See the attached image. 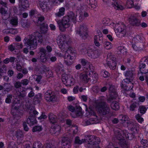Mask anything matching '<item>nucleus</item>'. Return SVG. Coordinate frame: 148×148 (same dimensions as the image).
<instances>
[{
  "label": "nucleus",
  "instance_id": "42",
  "mask_svg": "<svg viewBox=\"0 0 148 148\" xmlns=\"http://www.w3.org/2000/svg\"><path fill=\"white\" fill-rule=\"evenodd\" d=\"M17 96L18 98L22 99L24 98L26 96V92L25 90H22L17 93Z\"/></svg>",
  "mask_w": 148,
  "mask_h": 148
},
{
  "label": "nucleus",
  "instance_id": "57",
  "mask_svg": "<svg viewBox=\"0 0 148 148\" xmlns=\"http://www.w3.org/2000/svg\"><path fill=\"white\" fill-rule=\"evenodd\" d=\"M135 118L138 122L141 123L143 121L144 119L141 117L139 114H138L135 116Z\"/></svg>",
  "mask_w": 148,
  "mask_h": 148
},
{
  "label": "nucleus",
  "instance_id": "25",
  "mask_svg": "<svg viewBox=\"0 0 148 148\" xmlns=\"http://www.w3.org/2000/svg\"><path fill=\"white\" fill-rule=\"evenodd\" d=\"M138 106V104L136 102L133 100L131 101L130 103V110L132 111H134L135 109L137 108Z\"/></svg>",
  "mask_w": 148,
  "mask_h": 148
},
{
  "label": "nucleus",
  "instance_id": "33",
  "mask_svg": "<svg viewBox=\"0 0 148 148\" xmlns=\"http://www.w3.org/2000/svg\"><path fill=\"white\" fill-rule=\"evenodd\" d=\"M10 23L13 26L16 27L18 24V19L16 17L13 18L10 21Z\"/></svg>",
  "mask_w": 148,
  "mask_h": 148
},
{
  "label": "nucleus",
  "instance_id": "22",
  "mask_svg": "<svg viewBox=\"0 0 148 148\" xmlns=\"http://www.w3.org/2000/svg\"><path fill=\"white\" fill-rule=\"evenodd\" d=\"M125 75L127 77L126 78H128L129 79H130V82H132L135 76L134 71L132 70L126 71Z\"/></svg>",
  "mask_w": 148,
  "mask_h": 148
},
{
  "label": "nucleus",
  "instance_id": "56",
  "mask_svg": "<svg viewBox=\"0 0 148 148\" xmlns=\"http://www.w3.org/2000/svg\"><path fill=\"white\" fill-rule=\"evenodd\" d=\"M79 49L82 53H85L86 51V46L84 44H82L79 47Z\"/></svg>",
  "mask_w": 148,
  "mask_h": 148
},
{
  "label": "nucleus",
  "instance_id": "16",
  "mask_svg": "<svg viewBox=\"0 0 148 148\" xmlns=\"http://www.w3.org/2000/svg\"><path fill=\"white\" fill-rule=\"evenodd\" d=\"M129 22L133 26H139L140 25V21L134 16H132L129 18Z\"/></svg>",
  "mask_w": 148,
  "mask_h": 148
},
{
  "label": "nucleus",
  "instance_id": "7",
  "mask_svg": "<svg viewBox=\"0 0 148 148\" xmlns=\"http://www.w3.org/2000/svg\"><path fill=\"white\" fill-rule=\"evenodd\" d=\"M68 108L69 110L72 112L71 115L74 118L78 117L81 116L83 115L82 111V108L79 106H76L75 108L71 105L68 106Z\"/></svg>",
  "mask_w": 148,
  "mask_h": 148
},
{
  "label": "nucleus",
  "instance_id": "37",
  "mask_svg": "<svg viewBox=\"0 0 148 148\" xmlns=\"http://www.w3.org/2000/svg\"><path fill=\"white\" fill-rule=\"evenodd\" d=\"M147 108L145 106H140L139 107L138 110L140 113L143 115L145 113Z\"/></svg>",
  "mask_w": 148,
  "mask_h": 148
},
{
  "label": "nucleus",
  "instance_id": "20",
  "mask_svg": "<svg viewBox=\"0 0 148 148\" xmlns=\"http://www.w3.org/2000/svg\"><path fill=\"white\" fill-rule=\"evenodd\" d=\"M122 132L123 134V135H121V133L120 132L117 133L116 135V138L120 141L123 140H124V138L125 137L126 138L129 139V134L130 135V134H129L128 132H127L126 130L123 131Z\"/></svg>",
  "mask_w": 148,
  "mask_h": 148
},
{
  "label": "nucleus",
  "instance_id": "14",
  "mask_svg": "<svg viewBox=\"0 0 148 148\" xmlns=\"http://www.w3.org/2000/svg\"><path fill=\"white\" fill-rule=\"evenodd\" d=\"M69 134L68 133L62 138V148H70L71 146L69 141Z\"/></svg>",
  "mask_w": 148,
  "mask_h": 148
},
{
  "label": "nucleus",
  "instance_id": "58",
  "mask_svg": "<svg viewBox=\"0 0 148 148\" xmlns=\"http://www.w3.org/2000/svg\"><path fill=\"white\" fill-rule=\"evenodd\" d=\"M99 120L95 114L93 112V124H96L99 123Z\"/></svg>",
  "mask_w": 148,
  "mask_h": 148
},
{
  "label": "nucleus",
  "instance_id": "18",
  "mask_svg": "<svg viewBox=\"0 0 148 148\" xmlns=\"http://www.w3.org/2000/svg\"><path fill=\"white\" fill-rule=\"evenodd\" d=\"M127 123L128 126H130L132 131H133L134 133H138L139 126L138 124L136 122H131L130 123H129L127 122Z\"/></svg>",
  "mask_w": 148,
  "mask_h": 148
},
{
  "label": "nucleus",
  "instance_id": "4",
  "mask_svg": "<svg viewBox=\"0 0 148 148\" xmlns=\"http://www.w3.org/2000/svg\"><path fill=\"white\" fill-rule=\"evenodd\" d=\"M95 102L96 103V107L101 115H106L109 113L110 111V108L106 102H101L98 103L96 101Z\"/></svg>",
  "mask_w": 148,
  "mask_h": 148
},
{
  "label": "nucleus",
  "instance_id": "49",
  "mask_svg": "<svg viewBox=\"0 0 148 148\" xmlns=\"http://www.w3.org/2000/svg\"><path fill=\"white\" fill-rule=\"evenodd\" d=\"M101 53V51L99 49H97L93 51V54H94V56H93V58H97L99 56Z\"/></svg>",
  "mask_w": 148,
  "mask_h": 148
},
{
  "label": "nucleus",
  "instance_id": "55",
  "mask_svg": "<svg viewBox=\"0 0 148 148\" xmlns=\"http://www.w3.org/2000/svg\"><path fill=\"white\" fill-rule=\"evenodd\" d=\"M3 86L5 87V90L7 91H10L12 89V86L10 85V84L8 83H5L4 84Z\"/></svg>",
  "mask_w": 148,
  "mask_h": 148
},
{
  "label": "nucleus",
  "instance_id": "15",
  "mask_svg": "<svg viewBox=\"0 0 148 148\" xmlns=\"http://www.w3.org/2000/svg\"><path fill=\"white\" fill-rule=\"evenodd\" d=\"M97 33L98 35V36L96 35L94 37V43L95 45L99 47L100 45V43L102 42L103 38L101 36L102 34L100 30H98L97 31Z\"/></svg>",
  "mask_w": 148,
  "mask_h": 148
},
{
  "label": "nucleus",
  "instance_id": "24",
  "mask_svg": "<svg viewBox=\"0 0 148 148\" xmlns=\"http://www.w3.org/2000/svg\"><path fill=\"white\" fill-rule=\"evenodd\" d=\"M65 9L64 7H62L59 10V11L55 14V16L57 18L63 16L65 12Z\"/></svg>",
  "mask_w": 148,
  "mask_h": 148
},
{
  "label": "nucleus",
  "instance_id": "1",
  "mask_svg": "<svg viewBox=\"0 0 148 148\" xmlns=\"http://www.w3.org/2000/svg\"><path fill=\"white\" fill-rule=\"evenodd\" d=\"M38 43L41 44L43 41L42 34L38 32H36L25 37L23 40L24 44L27 47H29L32 49H36Z\"/></svg>",
  "mask_w": 148,
  "mask_h": 148
},
{
  "label": "nucleus",
  "instance_id": "30",
  "mask_svg": "<svg viewBox=\"0 0 148 148\" xmlns=\"http://www.w3.org/2000/svg\"><path fill=\"white\" fill-rule=\"evenodd\" d=\"M87 77V75L86 74L81 73L80 75V80L82 82L87 83L89 79Z\"/></svg>",
  "mask_w": 148,
  "mask_h": 148
},
{
  "label": "nucleus",
  "instance_id": "43",
  "mask_svg": "<svg viewBox=\"0 0 148 148\" xmlns=\"http://www.w3.org/2000/svg\"><path fill=\"white\" fill-rule=\"evenodd\" d=\"M104 47L107 49H110L112 48V46L111 43L109 42H104Z\"/></svg>",
  "mask_w": 148,
  "mask_h": 148
},
{
  "label": "nucleus",
  "instance_id": "31",
  "mask_svg": "<svg viewBox=\"0 0 148 148\" xmlns=\"http://www.w3.org/2000/svg\"><path fill=\"white\" fill-rule=\"evenodd\" d=\"M110 106L112 109L116 110H118L119 108L118 102L116 101H114L112 102Z\"/></svg>",
  "mask_w": 148,
  "mask_h": 148
},
{
  "label": "nucleus",
  "instance_id": "41",
  "mask_svg": "<svg viewBox=\"0 0 148 148\" xmlns=\"http://www.w3.org/2000/svg\"><path fill=\"white\" fill-rule=\"evenodd\" d=\"M8 10V8L6 6H2L0 9V13L5 16L7 14Z\"/></svg>",
  "mask_w": 148,
  "mask_h": 148
},
{
  "label": "nucleus",
  "instance_id": "40",
  "mask_svg": "<svg viewBox=\"0 0 148 148\" xmlns=\"http://www.w3.org/2000/svg\"><path fill=\"white\" fill-rule=\"evenodd\" d=\"M48 28V25L46 23H43L41 26V29L43 33H46Z\"/></svg>",
  "mask_w": 148,
  "mask_h": 148
},
{
  "label": "nucleus",
  "instance_id": "39",
  "mask_svg": "<svg viewBox=\"0 0 148 148\" xmlns=\"http://www.w3.org/2000/svg\"><path fill=\"white\" fill-rule=\"evenodd\" d=\"M49 68L45 65L41 66L39 69L38 71L40 73L42 74L47 72Z\"/></svg>",
  "mask_w": 148,
  "mask_h": 148
},
{
  "label": "nucleus",
  "instance_id": "47",
  "mask_svg": "<svg viewBox=\"0 0 148 148\" xmlns=\"http://www.w3.org/2000/svg\"><path fill=\"white\" fill-rule=\"evenodd\" d=\"M145 77L146 83L148 86V74L145 75V76H140L139 77V79L141 81H143L144 80Z\"/></svg>",
  "mask_w": 148,
  "mask_h": 148
},
{
  "label": "nucleus",
  "instance_id": "60",
  "mask_svg": "<svg viewBox=\"0 0 148 148\" xmlns=\"http://www.w3.org/2000/svg\"><path fill=\"white\" fill-rule=\"evenodd\" d=\"M39 50L40 52L41 53V55L42 56H45L47 52L46 50L43 47H41L39 49Z\"/></svg>",
  "mask_w": 148,
  "mask_h": 148
},
{
  "label": "nucleus",
  "instance_id": "27",
  "mask_svg": "<svg viewBox=\"0 0 148 148\" xmlns=\"http://www.w3.org/2000/svg\"><path fill=\"white\" fill-rule=\"evenodd\" d=\"M118 144L119 145L123 148H129V144L128 143L126 142L125 140H120L119 141Z\"/></svg>",
  "mask_w": 148,
  "mask_h": 148
},
{
  "label": "nucleus",
  "instance_id": "6",
  "mask_svg": "<svg viewBox=\"0 0 148 148\" xmlns=\"http://www.w3.org/2000/svg\"><path fill=\"white\" fill-rule=\"evenodd\" d=\"M107 86L109 88V97L108 98L107 100L108 102H111L112 100L115 99L118 96L116 90L114 86L112 84L109 83L107 85Z\"/></svg>",
  "mask_w": 148,
  "mask_h": 148
},
{
  "label": "nucleus",
  "instance_id": "44",
  "mask_svg": "<svg viewBox=\"0 0 148 148\" xmlns=\"http://www.w3.org/2000/svg\"><path fill=\"white\" fill-rule=\"evenodd\" d=\"M33 148H44L43 145L40 142H36L34 143Z\"/></svg>",
  "mask_w": 148,
  "mask_h": 148
},
{
  "label": "nucleus",
  "instance_id": "61",
  "mask_svg": "<svg viewBox=\"0 0 148 148\" xmlns=\"http://www.w3.org/2000/svg\"><path fill=\"white\" fill-rule=\"evenodd\" d=\"M92 49H88V50L87 51V56H88V58L90 59H91L92 58Z\"/></svg>",
  "mask_w": 148,
  "mask_h": 148
},
{
  "label": "nucleus",
  "instance_id": "63",
  "mask_svg": "<svg viewBox=\"0 0 148 148\" xmlns=\"http://www.w3.org/2000/svg\"><path fill=\"white\" fill-rule=\"evenodd\" d=\"M98 79V75L96 73H94L93 74V82L96 83L97 82Z\"/></svg>",
  "mask_w": 148,
  "mask_h": 148
},
{
  "label": "nucleus",
  "instance_id": "2",
  "mask_svg": "<svg viewBox=\"0 0 148 148\" xmlns=\"http://www.w3.org/2000/svg\"><path fill=\"white\" fill-rule=\"evenodd\" d=\"M66 36L64 35L60 36L58 40L59 42V46L60 48H63L65 49H67V51L65 52V57L67 56V57L70 56V58L71 60L75 58L76 55L75 52L71 50L72 48L69 45L70 44V42L67 41Z\"/></svg>",
  "mask_w": 148,
  "mask_h": 148
},
{
  "label": "nucleus",
  "instance_id": "48",
  "mask_svg": "<svg viewBox=\"0 0 148 148\" xmlns=\"http://www.w3.org/2000/svg\"><path fill=\"white\" fill-rule=\"evenodd\" d=\"M110 20L108 18H104L102 21V24L104 26H108L110 24Z\"/></svg>",
  "mask_w": 148,
  "mask_h": 148
},
{
  "label": "nucleus",
  "instance_id": "62",
  "mask_svg": "<svg viewBox=\"0 0 148 148\" xmlns=\"http://www.w3.org/2000/svg\"><path fill=\"white\" fill-rule=\"evenodd\" d=\"M47 77H53V73L51 71L49 70V69L47 71L46 73Z\"/></svg>",
  "mask_w": 148,
  "mask_h": 148
},
{
  "label": "nucleus",
  "instance_id": "3",
  "mask_svg": "<svg viewBox=\"0 0 148 148\" xmlns=\"http://www.w3.org/2000/svg\"><path fill=\"white\" fill-rule=\"evenodd\" d=\"M112 25L115 32L117 33V35L119 38H123L127 35L126 27L123 23L120 22L114 24L113 23Z\"/></svg>",
  "mask_w": 148,
  "mask_h": 148
},
{
  "label": "nucleus",
  "instance_id": "21",
  "mask_svg": "<svg viewBox=\"0 0 148 148\" xmlns=\"http://www.w3.org/2000/svg\"><path fill=\"white\" fill-rule=\"evenodd\" d=\"M112 5L114 8L117 10H123V7L121 5L120 0H112Z\"/></svg>",
  "mask_w": 148,
  "mask_h": 148
},
{
  "label": "nucleus",
  "instance_id": "17",
  "mask_svg": "<svg viewBox=\"0 0 148 148\" xmlns=\"http://www.w3.org/2000/svg\"><path fill=\"white\" fill-rule=\"evenodd\" d=\"M70 75L63 74L62 76V79L63 83L66 85H70L71 84L72 81Z\"/></svg>",
  "mask_w": 148,
  "mask_h": 148
},
{
  "label": "nucleus",
  "instance_id": "53",
  "mask_svg": "<svg viewBox=\"0 0 148 148\" xmlns=\"http://www.w3.org/2000/svg\"><path fill=\"white\" fill-rule=\"evenodd\" d=\"M118 50L119 52L123 54H125L126 53V49L124 47L122 46L119 47L118 48Z\"/></svg>",
  "mask_w": 148,
  "mask_h": 148
},
{
  "label": "nucleus",
  "instance_id": "23",
  "mask_svg": "<svg viewBox=\"0 0 148 148\" xmlns=\"http://www.w3.org/2000/svg\"><path fill=\"white\" fill-rule=\"evenodd\" d=\"M48 1V0H39V3L40 7L43 11H46L47 8Z\"/></svg>",
  "mask_w": 148,
  "mask_h": 148
},
{
  "label": "nucleus",
  "instance_id": "46",
  "mask_svg": "<svg viewBox=\"0 0 148 148\" xmlns=\"http://www.w3.org/2000/svg\"><path fill=\"white\" fill-rule=\"evenodd\" d=\"M133 0H127V1L126 7L127 8H131L134 5Z\"/></svg>",
  "mask_w": 148,
  "mask_h": 148
},
{
  "label": "nucleus",
  "instance_id": "29",
  "mask_svg": "<svg viewBox=\"0 0 148 148\" xmlns=\"http://www.w3.org/2000/svg\"><path fill=\"white\" fill-rule=\"evenodd\" d=\"M22 8L25 9L28 6V2L27 0H18Z\"/></svg>",
  "mask_w": 148,
  "mask_h": 148
},
{
  "label": "nucleus",
  "instance_id": "11",
  "mask_svg": "<svg viewBox=\"0 0 148 148\" xmlns=\"http://www.w3.org/2000/svg\"><path fill=\"white\" fill-rule=\"evenodd\" d=\"M77 33L79 34L83 39L86 38L88 36L87 28L85 25L84 24L80 25L79 28L77 30Z\"/></svg>",
  "mask_w": 148,
  "mask_h": 148
},
{
  "label": "nucleus",
  "instance_id": "9",
  "mask_svg": "<svg viewBox=\"0 0 148 148\" xmlns=\"http://www.w3.org/2000/svg\"><path fill=\"white\" fill-rule=\"evenodd\" d=\"M86 140H87L88 142V147L89 148H92V136L91 135H87L86 137V139H83L82 140L79 139V137H76L75 138V143L78 144H81L83 143L86 142Z\"/></svg>",
  "mask_w": 148,
  "mask_h": 148
},
{
  "label": "nucleus",
  "instance_id": "59",
  "mask_svg": "<svg viewBox=\"0 0 148 148\" xmlns=\"http://www.w3.org/2000/svg\"><path fill=\"white\" fill-rule=\"evenodd\" d=\"M133 38L135 41H140L142 39L143 36L141 35H137Z\"/></svg>",
  "mask_w": 148,
  "mask_h": 148
},
{
  "label": "nucleus",
  "instance_id": "51",
  "mask_svg": "<svg viewBox=\"0 0 148 148\" xmlns=\"http://www.w3.org/2000/svg\"><path fill=\"white\" fill-rule=\"evenodd\" d=\"M51 143H48L46 144V148H55V144L54 141H52Z\"/></svg>",
  "mask_w": 148,
  "mask_h": 148
},
{
  "label": "nucleus",
  "instance_id": "50",
  "mask_svg": "<svg viewBox=\"0 0 148 148\" xmlns=\"http://www.w3.org/2000/svg\"><path fill=\"white\" fill-rule=\"evenodd\" d=\"M16 136L18 138H20L23 137V134L21 131L18 130L16 132Z\"/></svg>",
  "mask_w": 148,
  "mask_h": 148
},
{
  "label": "nucleus",
  "instance_id": "54",
  "mask_svg": "<svg viewBox=\"0 0 148 148\" xmlns=\"http://www.w3.org/2000/svg\"><path fill=\"white\" fill-rule=\"evenodd\" d=\"M42 128L40 126H36L32 129V131L34 132H40L42 130Z\"/></svg>",
  "mask_w": 148,
  "mask_h": 148
},
{
  "label": "nucleus",
  "instance_id": "36",
  "mask_svg": "<svg viewBox=\"0 0 148 148\" xmlns=\"http://www.w3.org/2000/svg\"><path fill=\"white\" fill-rule=\"evenodd\" d=\"M66 16H68L70 19H71L72 21L75 22L76 21V16L75 15L73 12H70Z\"/></svg>",
  "mask_w": 148,
  "mask_h": 148
},
{
  "label": "nucleus",
  "instance_id": "52",
  "mask_svg": "<svg viewBox=\"0 0 148 148\" xmlns=\"http://www.w3.org/2000/svg\"><path fill=\"white\" fill-rule=\"evenodd\" d=\"M120 119L122 123H124L127 121L128 120V117L126 115H123L122 114L119 115Z\"/></svg>",
  "mask_w": 148,
  "mask_h": 148
},
{
  "label": "nucleus",
  "instance_id": "32",
  "mask_svg": "<svg viewBox=\"0 0 148 148\" xmlns=\"http://www.w3.org/2000/svg\"><path fill=\"white\" fill-rule=\"evenodd\" d=\"M52 129L53 131V133L57 135L60 132L61 127L59 125H56Z\"/></svg>",
  "mask_w": 148,
  "mask_h": 148
},
{
  "label": "nucleus",
  "instance_id": "45",
  "mask_svg": "<svg viewBox=\"0 0 148 148\" xmlns=\"http://www.w3.org/2000/svg\"><path fill=\"white\" fill-rule=\"evenodd\" d=\"M12 95L11 94L8 95H7L5 100V102L7 103H11L12 99Z\"/></svg>",
  "mask_w": 148,
  "mask_h": 148
},
{
  "label": "nucleus",
  "instance_id": "28",
  "mask_svg": "<svg viewBox=\"0 0 148 148\" xmlns=\"http://www.w3.org/2000/svg\"><path fill=\"white\" fill-rule=\"evenodd\" d=\"M21 23L22 27L24 28H28L29 27L30 24L27 20L24 19H21Z\"/></svg>",
  "mask_w": 148,
  "mask_h": 148
},
{
  "label": "nucleus",
  "instance_id": "12",
  "mask_svg": "<svg viewBox=\"0 0 148 148\" xmlns=\"http://www.w3.org/2000/svg\"><path fill=\"white\" fill-rule=\"evenodd\" d=\"M38 112L36 110H31L29 112L30 115L27 119V123L29 125L32 126L36 124L37 121L36 119L35 116Z\"/></svg>",
  "mask_w": 148,
  "mask_h": 148
},
{
  "label": "nucleus",
  "instance_id": "64",
  "mask_svg": "<svg viewBox=\"0 0 148 148\" xmlns=\"http://www.w3.org/2000/svg\"><path fill=\"white\" fill-rule=\"evenodd\" d=\"M141 144L146 147L148 146V141L146 139H142L140 142Z\"/></svg>",
  "mask_w": 148,
  "mask_h": 148
},
{
  "label": "nucleus",
  "instance_id": "10",
  "mask_svg": "<svg viewBox=\"0 0 148 148\" xmlns=\"http://www.w3.org/2000/svg\"><path fill=\"white\" fill-rule=\"evenodd\" d=\"M45 99L49 102H53L56 101L57 97L52 90H49L45 92L44 95Z\"/></svg>",
  "mask_w": 148,
  "mask_h": 148
},
{
  "label": "nucleus",
  "instance_id": "34",
  "mask_svg": "<svg viewBox=\"0 0 148 148\" xmlns=\"http://www.w3.org/2000/svg\"><path fill=\"white\" fill-rule=\"evenodd\" d=\"M90 102V105L89 106L88 109L87 108V106L84 104L86 108V111L87 112V113L88 114L90 115H92V105H91V103Z\"/></svg>",
  "mask_w": 148,
  "mask_h": 148
},
{
  "label": "nucleus",
  "instance_id": "13",
  "mask_svg": "<svg viewBox=\"0 0 148 148\" xmlns=\"http://www.w3.org/2000/svg\"><path fill=\"white\" fill-rule=\"evenodd\" d=\"M115 58L110 54H108L107 56V64L109 68L112 69H114L116 65L115 61Z\"/></svg>",
  "mask_w": 148,
  "mask_h": 148
},
{
  "label": "nucleus",
  "instance_id": "38",
  "mask_svg": "<svg viewBox=\"0 0 148 148\" xmlns=\"http://www.w3.org/2000/svg\"><path fill=\"white\" fill-rule=\"evenodd\" d=\"M42 94L40 93H38L34 96L33 100L34 101H37L38 103H39L42 99Z\"/></svg>",
  "mask_w": 148,
  "mask_h": 148
},
{
  "label": "nucleus",
  "instance_id": "8",
  "mask_svg": "<svg viewBox=\"0 0 148 148\" xmlns=\"http://www.w3.org/2000/svg\"><path fill=\"white\" fill-rule=\"evenodd\" d=\"M139 69L142 73H148V57H144L142 58L139 63Z\"/></svg>",
  "mask_w": 148,
  "mask_h": 148
},
{
  "label": "nucleus",
  "instance_id": "19",
  "mask_svg": "<svg viewBox=\"0 0 148 148\" xmlns=\"http://www.w3.org/2000/svg\"><path fill=\"white\" fill-rule=\"evenodd\" d=\"M130 81L131 80L129 79L128 78H125L123 79L121 85V87L125 90L127 91L129 90L130 88L128 86L129 83L132 82Z\"/></svg>",
  "mask_w": 148,
  "mask_h": 148
},
{
  "label": "nucleus",
  "instance_id": "35",
  "mask_svg": "<svg viewBox=\"0 0 148 148\" xmlns=\"http://www.w3.org/2000/svg\"><path fill=\"white\" fill-rule=\"evenodd\" d=\"M100 142V139L99 138L94 136L93 138V145H96L97 148H100L99 145Z\"/></svg>",
  "mask_w": 148,
  "mask_h": 148
},
{
  "label": "nucleus",
  "instance_id": "5",
  "mask_svg": "<svg viewBox=\"0 0 148 148\" xmlns=\"http://www.w3.org/2000/svg\"><path fill=\"white\" fill-rule=\"evenodd\" d=\"M60 30L62 32L64 31L65 29L70 26V19L68 16H66L63 17L62 20L56 21Z\"/></svg>",
  "mask_w": 148,
  "mask_h": 148
},
{
  "label": "nucleus",
  "instance_id": "26",
  "mask_svg": "<svg viewBox=\"0 0 148 148\" xmlns=\"http://www.w3.org/2000/svg\"><path fill=\"white\" fill-rule=\"evenodd\" d=\"M50 122L52 123H54L57 121V116L52 113H50L48 115Z\"/></svg>",
  "mask_w": 148,
  "mask_h": 148
}]
</instances>
